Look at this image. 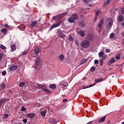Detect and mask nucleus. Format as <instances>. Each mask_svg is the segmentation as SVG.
Instances as JSON below:
<instances>
[{"mask_svg":"<svg viewBox=\"0 0 124 124\" xmlns=\"http://www.w3.org/2000/svg\"><path fill=\"white\" fill-rule=\"evenodd\" d=\"M99 14H101V11H100V10H98L96 11L95 12V16L94 19V22H95L96 20H97V18H98V15H99Z\"/></svg>","mask_w":124,"mask_h":124,"instance_id":"nucleus-9","label":"nucleus"},{"mask_svg":"<svg viewBox=\"0 0 124 124\" xmlns=\"http://www.w3.org/2000/svg\"><path fill=\"white\" fill-rule=\"evenodd\" d=\"M105 120H106V116L100 118L99 122V123H103V122H105Z\"/></svg>","mask_w":124,"mask_h":124,"instance_id":"nucleus-23","label":"nucleus"},{"mask_svg":"<svg viewBox=\"0 0 124 124\" xmlns=\"http://www.w3.org/2000/svg\"><path fill=\"white\" fill-rule=\"evenodd\" d=\"M34 68L37 70H40L41 69V67H42V64H41V62H40V58L39 57H36L35 58V61Z\"/></svg>","mask_w":124,"mask_h":124,"instance_id":"nucleus-2","label":"nucleus"},{"mask_svg":"<svg viewBox=\"0 0 124 124\" xmlns=\"http://www.w3.org/2000/svg\"><path fill=\"white\" fill-rule=\"evenodd\" d=\"M1 32L4 34V35H6L7 34V30H6V29L5 28H3L1 30Z\"/></svg>","mask_w":124,"mask_h":124,"instance_id":"nucleus-17","label":"nucleus"},{"mask_svg":"<svg viewBox=\"0 0 124 124\" xmlns=\"http://www.w3.org/2000/svg\"><path fill=\"white\" fill-rule=\"evenodd\" d=\"M121 12L122 14H124V8H122L121 9Z\"/></svg>","mask_w":124,"mask_h":124,"instance_id":"nucleus-51","label":"nucleus"},{"mask_svg":"<svg viewBox=\"0 0 124 124\" xmlns=\"http://www.w3.org/2000/svg\"><path fill=\"white\" fill-rule=\"evenodd\" d=\"M85 3H88L90 2V0H83Z\"/></svg>","mask_w":124,"mask_h":124,"instance_id":"nucleus-47","label":"nucleus"},{"mask_svg":"<svg viewBox=\"0 0 124 124\" xmlns=\"http://www.w3.org/2000/svg\"><path fill=\"white\" fill-rule=\"evenodd\" d=\"M27 53H28V51H24V52H23V55L24 56H25V55H26V54H27Z\"/></svg>","mask_w":124,"mask_h":124,"instance_id":"nucleus-54","label":"nucleus"},{"mask_svg":"<svg viewBox=\"0 0 124 124\" xmlns=\"http://www.w3.org/2000/svg\"><path fill=\"white\" fill-rule=\"evenodd\" d=\"M36 24H37V21L35 20L31 22V26L33 28V27H34V26H35Z\"/></svg>","mask_w":124,"mask_h":124,"instance_id":"nucleus-25","label":"nucleus"},{"mask_svg":"<svg viewBox=\"0 0 124 124\" xmlns=\"http://www.w3.org/2000/svg\"><path fill=\"white\" fill-rule=\"evenodd\" d=\"M40 48H39V47H36L35 48V49H34V52L35 53V54H36V55H37L38 54V53H39V52H40Z\"/></svg>","mask_w":124,"mask_h":124,"instance_id":"nucleus-15","label":"nucleus"},{"mask_svg":"<svg viewBox=\"0 0 124 124\" xmlns=\"http://www.w3.org/2000/svg\"><path fill=\"white\" fill-rule=\"evenodd\" d=\"M17 68H18V65L15 64L13 65L12 64V65H11V66L10 67H9L8 68V70H9V71L10 72H13V71H15V70H16V69H17Z\"/></svg>","mask_w":124,"mask_h":124,"instance_id":"nucleus-5","label":"nucleus"},{"mask_svg":"<svg viewBox=\"0 0 124 124\" xmlns=\"http://www.w3.org/2000/svg\"><path fill=\"white\" fill-rule=\"evenodd\" d=\"M68 85V84L67 82H65L63 81H61L60 83V86L62 89H64V88L67 87Z\"/></svg>","mask_w":124,"mask_h":124,"instance_id":"nucleus-8","label":"nucleus"},{"mask_svg":"<svg viewBox=\"0 0 124 124\" xmlns=\"http://www.w3.org/2000/svg\"><path fill=\"white\" fill-rule=\"evenodd\" d=\"M61 24H62V21H59L56 24H53L51 26L50 30H53V29H55V28H58V27H59Z\"/></svg>","mask_w":124,"mask_h":124,"instance_id":"nucleus-7","label":"nucleus"},{"mask_svg":"<svg viewBox=\"0 0 124 124\" xmlns=\"http://www.w3.org/2000/svg\"><path fill=\"white\" fill-rule=\"evenodd\" d=\"M71 17L75 21L76 20H77L78 18V16L76 14H74L72 15Z\"/></svg>","mask_w":124,"mask_h":124,"instance_id":"nucleus-16","label":"nucleus"},{"mask_svg":"<svg viewBox=\"0 0 124 124\" xmlns=\"http://www.w3.org/2000/svg\"><path fill=\"white\" fill-rule=\"evenodd\" d=\"M116 61L115 60V59L112 58L110 60L108 61V64H112V63H113V62H115Z\"/></svg>","mask_w":124,"mask_h":124,"instance_id":"nucleus-19","label":"nucleus"},{"mask_svg":"<svg viewBox=\"0 0 124 124\" xmlns=\"http://www.w3.org/2000/svg\"><path fill=\"white\" fill-rule=\"evenodd\" d=\"M121 25L124 27V22H122L121 23Z\"/></svg>","mask_w":124,"mask_h":124,"instance_id":"nucleus-61","label":"nucleus"},{"mask_svg":"<svg viewBox=\"0 0 124 124\" xmlns=\"http://www.w3.org/2000/svg\"><path fill=\"white\" fill-rule=\"evenodd\" d=\"M26 110H27V108H25L24 107V106H22L21 107V111H26Z\"/></svg>","mask_w":124,"mask_h":124,"instance_id":"nucleus-44","label":"nucleus"},{"mask_svg":"<svg viewBox=\"0 0 124 124\" xmlns=\"http://www.w3.org/2000/svg\"><path fill=\"white\" fill-rule=\"evenodd\" d=\"M106 28L109 29L113 26V19L111 18H107L105 21Z\"/></svg>","mask_w":124,"mask_h":124,"instance_id":"nucleus-3","label":"nucleus"},{"mask_svg":"<svg viewBox=\"0 0 124 124\" xmlns=\"http://www.w3.org/2000/svg\"><path fill=\"white\" fill-rule=\"evenodd\" d=\"M5 27H6V28H9V25L8 24H5Z\"/></svg>","mask_w":124,"mask_h":124,"instance_id":"nucleus-56","label":"nucleus"},{"mask_svg":"<svg viewBox=\"0 0 124 124\" xmlns=\"http://www.w3.org/2000/svg\"><path fill=\"white\" fill-rule=\"evenodd\" d=\"M6 87V84H4V83H2L1 84V88H5Z\"/></svg>","mask_w":124,"mask_h":124,"instance_id":"nucleus-46","label":"nucleus"},{"mask_svg":"<svg viewBox=\"0 0 124 124\" xmlns=\"http://www.w3.org/2000/svg\"><path fill=\"white\" fill-rule=\"evenodd\" d=\"M102 81H103V78L95 79V82H96V83H99L100 82H102Z\"/></svg>","mask_w":124,"mask_h":124,"instance_id":"nucleus-22","label":"nucleus"},{"mask_svg":"<svg viewBox=\"0 0 124 124\" xmlns=\"http://www.w3.org/2000/svg\"><path fill=\"white\" fill-rule=\"evenodd\" d=\"M119 23H121L123 22L124 20V16L122 15H120L118 16V19H117Z\"/></svg>","mask_w":124,"mask_h":124,"instance_id":"nucleus-12","label":"nucleus"},{"mask_svg":"<svg viewBox=\"0 0 124 124\" xmlns=\"http://www.w3.org/2000/svg\"><path fill=\"white\" fill-rule=\"evenodd\" d=\"M114 36H115V34H114V33H110V36H109L110 38H113V37H114Z\"/></svg>","mask_w":124,"mask_h":124,"instance_id":"nucleus-40","label":"nucleus"},{"mask_svg":"<svg viewBox=\"0 0 124 124\" xmlns=\"http://www.w3.org/2000/svg\"><path fill=\"white\" fill-rule=\"evenodd\" d=\"M46 112H47V110H44L43 111L41 112V115H42V117H45V116H46Z\"/></svg>","mask_w":124,"mask_h":124,"instance_id":"nucleus-24","label":"nucleus"},{"mask_svg":"<svg viewBox=\"0 0 124 124\" xmlns=\"http://www.w3.org/2000/svg\"><path fill=\"white\" fill-rule=\"evenodd\" d=\"M18 124H22V123L19 122V123H18Z\"/></svg>","mask_w":124,"mask_h":124,"instance_id":"nucleus-64","label":"nucleus"},{"mask_svg":"<svg viewBox=\"0 0 124 124\" xmlns=\"http://www.w3.org/2000/svg\"><path fill=\"white\" fill-rule=\"evenodd\" d=\"M3 56V54L2 53H0V62H1Z\"/></svg>","mask_w":124,"mask_h":124,"instance_id":"nucleus-42","label":"nucleus"},{"mask_svg":"<svg viewBox=\"0 0 124 124\" xmlns=\"http://www.w3.org/2000/svg\"><path fill=\"white\" fill-rule=\"evenodd\" d=\"M33 86L34 87V89H42V91H44V92H45V93H50V91L46 89H47V86H46L45 85L34 83H33Z\"/></svg>","mask_w":124,"mask_h":124,"instance_id":"nucleus-1","label":"nucleus"},{"mask_svg":"<svg viewBox=\"0 0 124 124\" xmlns=\"http://www.w3.org/2000/svg\"><path fill=\"white\" fill-rule=\"evenodd\" d=\"M68 21L69 22V23H75V20H74V19L72 17V16L70 18H68Z\"/></svg>","mask_w":124,"mask_h":124,"instance_id":"nucleus-26","label":"nucleus"},{"mask_svg":"<svg viewBox=\"0 0 124 124\" xmlns=\"http://www.w3.org/2000/svg\"><path fill=\"white\" fill-rule=\"evenodd\" d=\"M115 59L116 60H120L121 59V54H118L116 56H115Z\"/></svg>","mask_w":124,"mask_h":124,"instance_id":"nucleus-35","label":"nucleus"},{"mask_svg":"<svg viewBox=\"0 0 124 124\" xmlns=\"http://www.w3.org/2000/svg\"><path fill=\"white\" fill-rule=\"evenodd\" d=\"M94 64H97L98 63V60H95L94 61Z\"/></svg>","mask_w":124,"mask_h":124,"instance_id":"nucleus-48","label":"nucleus"},{"mask_svg":"<svg viewBox=\"0 0 124 124\" xmlns=\"http://www.w3.org/2000/svg\"><path fill=\"white\" fill-rule=\"evenodd\" d=\"M98 55L99 58H101V57H103V56H104V52L103 51H101L99 52Z\"/></svg>","mask_w":124,"mask_h":124,"instance_id":"nucleus-32","label":"nucleus"},{"mask_svg":"<svg viewBox=\"0 0 124 124\" xmlns=\"http://www.w3.org/2000/svg\"><path fill=\"white\" fill-rule=\"evenodd\" d=\"M66 101H67V99H64L63 100V102H66Z\"/></svg>","mask_w":124,"mask_h":124,"instance_id":"nucleus-58","label":"nucleus"},{"mask_svg":"<svg viewBox=\"0 0 124 124\" xmlns=\"http://www.w3.org/2000/svg\"><path fill=\"white\" fill-rule=\"evenodd\" d=\"M110 12H113L114 14H116V12L114 11V10H112Z\"/></svg>","mask_w":124,"mask_h":124,"instance_id":"nucleus-59","label":"nucleus"},{"mask_svg":"<svg viewBox=\"0 0 124 124\" xmlns=\"http://www.w3.org/2000/svg\"><path fill=\"white\" fill-rule=\"evenodd\" d=\"M49 122L51 124H55V123H56V119L54 118H50Z\"/></svg>","mask_w":124,"mask_h":124,"instance_id":"nucleus-21","label":"nucleus"},{"mask_svg":"<svg viewBox=\"0 0 124 124\" xmlns=\"http://www.w3.org/2000/svg\"><path fill=\"white\" fill-rule=\"evenodd\" d=\"M78 34L79 35H81L82 37H83V36L85 35V32L82 31H79L78 32Z\"/></svg>","mask_w":124,"mask_h":124,"instance_id":"nucleus-18","label":"nucleus"},{"mask_svg":"<svg viewBox=\"0 0 124 124\" xmlns=\"http://www.w3.org/2000/svg\"><path fill=\"white\" fill-rule=\"evenodd\" d=\"M34 116H35V114L33 113H29L27 115V117H28V118H30V119H32Z\"/></svg>","mask_w":124,"mask_h":124,"instance_id":"nucleus-13","label":"nucleus"},{"mask_svg":"<svg viewBox=\"0 0 124 124\" xmlns=\"http://www.w3.org/2000/svg\"><path fill=\"white\" fill-rule=\"evenodd\" d=\"M106 52L107 53H110V49H108V48L106 49Z\"/></svg>","mask_w":124,"mask_h":124,"instance_id":"nucleus-52","label":"nucleus"},{"mask_svg":"<svg viewBox=\"0 0 124 124\" xmlns=\"http://www.w3.org/2000/svg\"><path fill=\"white\" fill-rule=\"evenodd\" d=\"M93 121H90L89 123H88L87 124H93Z\"/></svg>","mask_w":124,"mask_h":124,"instance_id":"nucleus-57","label":"nucleus"},{"mask_svg":"<svg viewBox=\"0 0 124 124\" xmlns=\"http://www.w3.org/2000/svg\"><path fill=\"white\" fill-rule=\"evenodd\" d=\"M0 48H1V49H2V50H4V49H5L6 47L3 45H1L0 46Z\"/></svg>","mask_w":124,"mask_h":124,"instance_id":"nucleus-41","label":"nucleus"},{"mask_svg":"<svg viewBox=\"0 0 124 124\" xmlns=\"http://www.w3.org/2000/svg\"><path fill=\"white\" fill-rule=\"evenodd\" d=\"M94 70H95V67H92L90 69L91 72H94Z\"/></svg>","mask_w":124,"mask_h":124,"instance_id":"nucleus-37","label":"nucleus"},{"mask_svg":"<svg viewBox=\"0 0 124 124\" xmlns=\"http://www.w3.org/2000/svg\"><path fill=\"white\" fill-rule=\"evenodd\" d=\"M57 17H58V16H53V19L54 20H57V18H56Z\"/></svg>","mask_w":124,"mask_h":124,"instance_id":"nucleus-55","label":"nucleus"},{"mask_svg":"<svg viewBox=\"0 0 124 124\" xmlns=\"http://www.w3.org/2000/svg\"><path fill=\"white\" fill-rule=\"evenodd\" d=\"M11 51L12 52H14L15 50H16V45L15 44L11 45Z\"/></svg>","mask_w":124,"mask_h":124,"instance_id":"nucleus-14","label":"nucleus"},{"mask_svg":"<svg viewBox=\"0 0 124 124\" xmlns=\"http://www.w3.org/2000/svg\"><path fill=\"white\" fill-rule=\"evenodd\" d=\"M111 0H107V1L105 2L104 3V6H107L110 3Z\"/></svg>","mask_w":124,"mask_h":124,"instance_id":"nucleus-29","label":"nucleus"},{"mask_svg":"<svg viewBox=\"0 0 124 124\" xmlns=\"http://www.w3.org/2000/svg\"><path fill=\"white\" fill-rule=\"evenodd\" d=\"M49 88L54 90V89H56V88H57V86L55 84H51Z\"/></svg>","mask_w":124,"mask_h":124,"instance_id":"nucleus-34","label":"nucleus"},{"mask_svg":"<svg viewBox=\"0 0 124 124\" xmlns=\"http://www.w3.org/2000/svg\"><path fill=\"white\" fill-rule=\"evenodd\" d=\"M100 65L102 66L103 65V61H100Z\"/></svg>","mask_w":124,"mask_h":124,"instance_id":"nucleus-50","label":"nucleus"},{"mask_svg":"<svg viewBox=\"0 0 124 124\" xmlns=\"http://www.w3.org/2000/svg\"><path fill=\"white\" fill-rule=\"evenodd\" d=\"M105 19L104 18H102L98 24V28H99V29H101V28H102V25H103V24H104V21H105Z\"/></svg>","mask_w":124,"mask_h":124,"instance_id":"nucleus-10","label":"nucleus"},{"mask_svg":"<svg viewBox=\"0 0 124 124\" xmlns=\"http://www.w3.org/2000/svg\"><path fill=\"white\" fill-rule=\"evenodd\" d=\"M2 75L3 76L6 75V71H3V72H2Z\"/></svg>","mask_w":124,"mask_h":124,"instance_id":"nucleus-45","label":"nucleus"},{"mask_svg":"<svg viewBox=\"0 0 124 124\" xmlns=\"http://www.w3.org/2000/svg\"><path fill=\"white\" fill-rule=\"evenodd\" d=\"M6 101V98H4L1 99H0V107L2 105L3 103H4Z\"/></svg>","mask_w":124,"mask_h":124,"instance_id":"nucleus-20","label":"nucleus"},{"mask_svg":"<svg viewBox=\"0 0 124 124\" xmlns=\"http://www.w3.org/2000/svg\"><path fill=\"white\" fill-rule=\"evenodd\" d=\"M90 41L88 40H85L82 42L81 46L82 48H88L90 46Z\"/></svg>","mask_w":124,"mask_h":124,"instance_id":"nucleus-4","label":"nucleus"},{"mask_svg":"<svg viewBox=\"0 0 124 124\" xmlns=\"http://www.w3.org/2000/svg\"><path fill=\"white\" fill-rule=\"evenodd\" d=\"M92 38H93V34L92 33H89L87 35V39H89L90 40H91Z\"/></svg>","mask_w":124,"mask_h":124,"instance_id":"nucleus-30","label":"nucleus"},{"mask_svg":"<svg viewBox=\"0 0 124 124\" xmlns=\"http://www.w3.org/2000/svg\"><path fill=\"white\" fill-rule=\"evenodd\" d=\"M59 58L61 61H62L64 59V55H63V54L60 55Z\"/></svg>","mask_w":124,"mask_h":124,"instance_id":"nucleus-31","label":"nucleus"},{"mask_svg":"<svg viewBox=\"0 0 124 124\" xmlns=\"http://www.w3.org/2000/svg\"><path fill=\"white\" fill-rule=\"evenodd\" d=\"M66 14H67V13H63L61 14V16H62V17H64V15H66Z\"/></svg>","mask_w":124,"mask_h":124,"instance_id":"nucleus-53","label":"nucleus"},{"mask_svg":"<svg viewBox=\"0 0 124 124\" xmlns=\"http://www.w3.org/2000/svg\"><path fill=\"white\" fill-rule=\"evenodd\" d=\"M122 36H124V32H123V33H122Z\"/></svg>","mask_w":124,"mask_h":124,"instance_id":"nucleus-63","label":"nucleus"},{"mask_svg":"<svg viewBox=\"0 0 124 124\" xmlns=\"http://www.w3.org/2000/svg\"><path fill=\"white\" fill-rule=\"evenodd\" d=\"M57 33L59 37L61 38H64L65 37V35L62 32V31L61 29H58L57 31Z\"/></svg>","mask_w":124,"mask_h":124,"instance_id":"nucleus-6","label":"nucleus"},{"mask_svg":"<svg viewBox=\"0 0 124 124\" xmlns=\"http://www.w3.org/2000/svg\"><path fill=\"white\" fill-rule=\"evenodd\" d=\"M19 28L20 29H23V30H25V29H26V26H25L24 25H21L19 26Z\"/></svg>","mask_w":124,"mask_h":124,"instance_id":"nucleus-39","label":"nucleus"},{"mask_svg":"<svg viewBox=\"0 0 124 124\" xmlns=\"http://www.w3.org/2000/svg\"><path fill=\"white\" fill-rule=\"evenodd\" d=\"M25 85V82H20L19 83V87H20L21 88H22V87H24Z\"/></svg>","mask_w":124,"mask_h":124,"instance_id":"nucleus-33","label":"nucleus"},{"mask_svg":"<svg viewBox=\"0 0 124 124\" xmlns=\"http://www.w3.org/2000/svg\"><path fill=\"white\" fill-rule=\"evenodd\" d=\"M114 10H115V11H118V9L115 8L114 9Z\"/></svg>","mask_w":124,"mask_h":124,"instance_id":"nucleus-62","label":"nucleus"},{"mask_svg":"<svg viewBox=\"0 0 124 124\" xmlns=\"http://www.w3.org/2000/svg\"><path fill=\"white\" fill-rule=\"evenodd\" d=\"M9 117V114H5L3 116L4 119H7Z\"/></svg>","mask_w":124,"mask_h":124,"instance_id":"nucleus-38","label":"nucleus"},{"mask_svg":"<svg viewBox=\"0 0 124 124\" xmlns=\"http://www.w3.org/2000/svg\"><path fill=\"white\" fill-rule=\"evenodd\" d=\"M105 59H106V56H102L101 58H100V61L103 62V61H104V60H105Z\"/></svg>","mask_w":124,"mask_h":124,"instance_id":"nucleus-36","label":"nucleus"},{"mask_svg":"<svg viewBox=\"0 0 124 124\" xmlns=\"http://www.w3.org/2000/svg\"><path fill=\"white\" fill-rule=\"evenodd\" d=\"M69 41H73V37L71 36H69Z\"/></svg>","mask_w":124,"mask_h":124,"instance_id":"nucleus-43","label":"nucleus"},{"mask_svg":"<svg viewBox=\"0 0 124 124\" xmlns=\"http://www.w3.org/2000/svg\"><path fill=\"white\" fill-rule=\"evenodd\" d=\"M96 83H93V84H90V86H87L83 88V89H88V88H92V87H93V86H95L96 85Z\"/></svg>","mask_w":124,"mask_h":124,"instance_id":"nucleus-27","label":"nucleus"},{"mask_svg":"<svg viewBox=\"0 0 124 124\" xmlns=\"http://www.w3.org/2000/svg\"><path fill=\"white\" fill-rule=\"evenodd\" d=\"M79 26L80 28H85L86 24H85V20H82L79 22Z\"/></svg>","mask_w":124,"mask_h":124,"instance_id":"nucleus-11","label":"nucleus"},{"mask_svg":"<svg viewBox=\"0 0 124 124\" xmlns=\"http://www.w3.org/2000/svg\"><path fill=\"white\" fill-rule=\"evenodd\" d=\"M107 124H111V123H110V120L108 121Z\"/></svg>","mask_w":124,"mask_h":124,"instance_id":"nucleus-60","label":"nucleus"},{"mask_svg":"<svg viewBox=\"0 0 124 124\" xmlns=\"http://www.w3.org/2000/svg\"><path fill=\"white\" fill-rule=\"evenodd\" d=\"M23 122L24 123V124H26V123L28 122V120L27 119H24L23 120Z\"/></svg>","mask_w":124,"mask_h":124,"instance_id":"nucleus-49","label":"nucleus"},{"mask_svg":"<svg viewBox=\"0 0 124 124\" xmlns=\"http://www.w3.org/2000/svg\"><path fill=\"white\" fill-rule=\"evenodd\" d=\"M88 59H82L80 62V64H84V63H85V62H88Z\"/></svg>","mask_w":124,"mask_h":124,"instance_id":"nucleus-28","label":"nucleus"}]
</instances>
